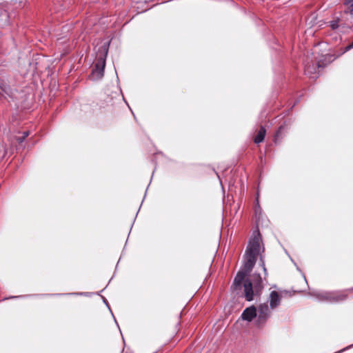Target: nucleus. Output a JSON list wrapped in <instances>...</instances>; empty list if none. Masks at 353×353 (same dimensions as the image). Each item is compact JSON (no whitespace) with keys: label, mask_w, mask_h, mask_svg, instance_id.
Instances as JSON below:
<instances>
[{"label":"nucleus","mask_w":353,"mask_h":353,"mask_svg":"<svg viewBox=\"0 0 353 353\" xmlns=\"http://www.w3.org/2000/svg\"><path fill=\"white\" fill-rule=\"evenodd\" d=\"M346 5L348 6V8L351 12L353 11V0H346Z\"/></svg>","instance_id":"1a4fd4ad"},{"label":"nucleus","mask_w":353,"mask_h":353,"mask_svg":"<svg viewBox=\"0 0 353 353\" xmlns=\"http://www.w3.org/2000/svg\"><path fill=\"white\" fill-rule=\"evenodd\" d=\"M305 71H306V72H307V74H310L313 73V71H312V68H310V66H306Z\"/></svg>","instance_id":"ddd939ff"},{"label":"nucleus","mask_w":353,"mask_h":353,"mask_svg":"<svg viewBox=\"0 0 353 353\" xmlns=\"http://www.w3.org/2000/svg\"><path fill=\"white\" fill-rule=\"evenodd\" d=\"M242 319L248 321H251L254 317H257V312L255 307L252 306L246 308L242 315Z\"/></svg>","instance_id":"423d86ee"},{"label":"nucleus","mask_w":353,"mask_h":353,"mask_svg":"<svg viewBox=\"0 0 353 353\" xmlns=\"http://www.w3.org/2000/svg\"><path fill=\"white\" fill-rule=\"evenodd\" d=\"M108 51V47L106 43H104L101 47V50L97 53V60L92 72L93 79H99L103 76Z\"/></svg>","instance_id":"f257e3e1"},{"label":"nucleus","mask_w":353,"mask_h":353,"mask_svg":"<svg viewBox=\"0 0 353 353\" xmlns=\"http://www.w3.org/2000/svg\"><path fill=\"white\" fill-rule=\"evenodd\" d=\"M265 135V129L263 127H261L259 131L258 132L256 136L254 138V142L256 143H259L262 142L264 139Z\"/></svg>","instance_id":"6e6552de"},{"label":"nucleus","mask_w":353,"mask_h":353,"mask_svg":"<svg viewBox=\"0 0 353 353\" xmlns=\"http://www.w3.org/2000/svg\"><path fill=\"white\" fill-rule=\"evenodd\" d=\"M330 26H331L332 29H333V30L336 29L339 27L338 21H332L330 23Z\"/></svg>","instance_id":"9d476101"},{"label":"nucleus","mask_w":353,"mask_h":353,"mask_svg":"<svg viewBox=\"0 0 353 353\" xmlns=\"http://www.w3.org/2000/svg\"><path fill=\"white\" fill-rule=\"evenodd\" d=\"M321 299L327 300V299H331V297H330V294H323L321 295Z\"/></svg>","instance_id":"f8f14e48"},{"label":"nucleus","mask_w":353,"mask_h":353,"mask_svg":"<svg viewBox=\"0 0 353 353\" xmlns=\"http://www.w3.org/2000/svg\"><path fill=\"white\" fill-rule=\"evenodd\" d=\"M332 299H334V300H336V301H341V300H343L345 299V296L344 295H340L337 298H332Z\"/></svg>","instance_id":"4468645a"},{"label":"nucleus","mask_w":353,"mask_h":353,"mask_svg":"<svg viewBox=\"0 0 353 353\" xmlns=\"http://www.w3.org/2000/svg\"><path fill=\"white\" fill-rule=\"evenodd\" d=\"M23 134H24V135H23V137L22 138H19L18 139L19 142H22L23 140L29 135V132H25Z\"/></svg>","instance_id":"9b49d317"},{"label":"nucleus","mask_w":353,"mask_h":353,"mask_svg":"<svg viewBox=\"0 0 353 353\" xmlns=\"http://www.w3.org/2000/svg\"><path fill=\"white\" fill-rule=\"evenodd\" d=\"M352 48H353V43L351 45L347 46L346 48H345V50H350Z\"/></svg>","instance_id":"2eb2a0df"},{"label":"nucleus","mask_w":353,"mask_h":353,"mask_svg":"<svg viewBox=\"0 0 353 353\" xmlns=\"http://www.w3.org/2000/svg\"><path fill=\"white\" fill-rule=\"evenodd\" d=\"M270 310L266 303L261 304L257 312V322L259 324L264 323L269 317Z\"/></svg>","instance_id":"39448f33"},{"label":"nucleus","mask_w":353,"mask_h":353,"mask_svg":"<svg viewBox=\"0 0 353 353\" xmlns=\"http://www.w3.org/2000/svg\"><path fill=\"white\" fill-rule=\"evenodd\" d=\"M269 300L270 308L274 309L279 305L281 297L277 292L272 291L270 294Z\"/></svg>","instance_id":"0eeeda50"},{"label":"nucleus","mask_w":353,"mask_h":353,"mask_svg":"<svg viewBox=\"0 0 353 353\" xmlns=\"http://www.w3.org/2000/svg\"><path fill=\"white\" fill-rule=\"evenodd\" d=\"M261 237L259 234L255 235L250 241L245 254V260L256 263V257L260 252Z\"/></svg>","instance_id":"7ed1b4c3"},{"label":"nucleus","mask_w":353,"mask_h":353,"mask_svg":"<svg viewBox=\"0 0 353 353\" xmlns=\"http://www.w3.org/2000/svg\"><path fill=\"white\" fill-rule=\"evenodd\" d=\"M254 264L255 262L244 260L243 268L237 273L234 280L233 285L235 288L241 286L242 282L248 273L252 270Z\"/></svg>","instance_id":"20e7f679"},{"label":"nucleus","mask_w":353,"mask_h":353,"mask_svg":"<svg viewBox=\"0 0 353 353\" xmlns=\"http://www.w3.org/2000/svg\"><path fill=\"white\" fill-rule=\"evenodd\" d=\"M262 280L259 275L256 276V279L253 283L249 280H246L244 283V292L245 297L247 301H250L253 300L254 296L259 294L263 286L261 284Z\"/></svg>","instance_id":"f03ea898"}]
</instances>
